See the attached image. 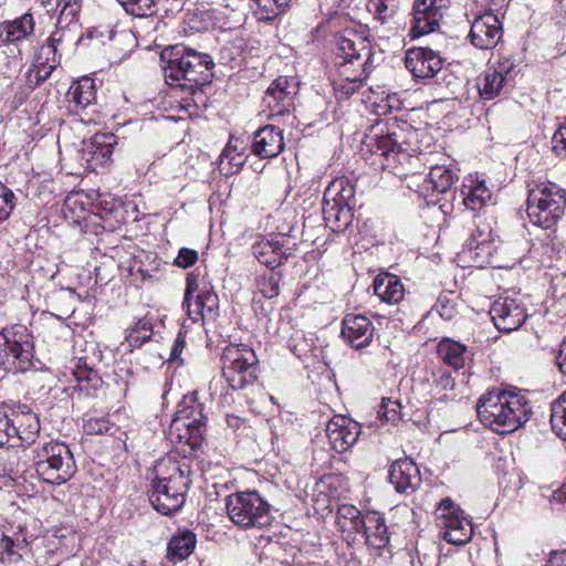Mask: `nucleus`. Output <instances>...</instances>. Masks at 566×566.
<instances>
[{"label": "nucleus", "instance_id": "f257e3e1", "mask_svg": "<svg viewBox=\"0 0 566 566\" xmlns=\"http://www.w3.org/2000/svg\"><path fill=\"white\" fill-rule=\"evenodd\" d=\"M476 412L485 427L504 434L523 426L530 419L532 409L521 392L492 389L479 398Z\"/></svg>", "mask_w": 566, "mask_h": 566}, {"label": "nucleus", "instance_id": "f03ea898", "mask_svg": "<svg viewBox=\"0 0 566 566\" xmlns=\"http://www.w3.org/2000/svg\"><path fill=\"white\" fill-rule=\"evenodd\" d=\"M187 469L186 463L172 457L157 461L149 491V501L157 512L170 515L182 507L190 484Z\"/></svg>", "mask_w": 566, "mask_h": 566}, {"label": "nucleus", "instance_id": "7ed1b4c3", "mask_svg": "<svg viewBox=\"0 0 566 566\" xmlns=\"http://www.w3.org/2000/svg\"><path fill=\"white\" fill-rule=\"evenodd\" d=\"M166 82L169 85L189 86L206 83L213 61L208 54H200L192 49L176 45L161 52Z\"/></svg>", "mask_w": 566, "mask_h": 566}, {"label": "nucleus", "instance_id": "20e7f679", "mask_svg": "<svg viewBox=\"0 0 566 566\" xmlns=\"http://www.w3.org/2000/svg\"><path fill=\"white\" fill-rule=\"evenodd\" d=\"M34 465L38 475L48 483L63 484L76 471L75 461L69 447L62 442L51 441L35 451Z\"/></svg>", "mask_w": 566, "mask_h": 566}, {"label": "nucleus", "instance_id": "39448f33", "mask_svg": "<svg viewBox=\"0 0 566 566\" xmlns=\"http://www.w3.org/2000/svg\"><path fill=\"white\" fill-rule=\"evenodd\" d=\"M565 206L563 189L554 184H539L530 190L526 211L532 223L551 229L563 216Z\"/></svg>", "mask_w": 566, "mask_h": 566}, {"label": "nucleus", "instance_id": "423d86ee", "mask_svg": "<svg viewBox=\"0 0 566 566\" xmlns=\"http://www.w3.org/2000/svg\"><path fill=\"white\" fill-rule=\"evenodd\" d=\"M0 366L13 374L33 366V342L25 326L14 325L0 332Z\"/></svg>", "mask_w": 566, "mask_h": 566}, {"label": "nucleus", "instance_id": "0eeeda50", "mask_svg": "<svg viewBox=\"0 0 566 566\" xmlns=\"http://www.w3.org/2000/svg\"><path fill=\"white\" fill-rule=\"evenodd\" d=\"M229 518L240 527H262L270 524V505L255 491L237 492L226 500Z\"/></svg>", "mask_w": 566, "mask_h": 566}, {"label": "nucleus", "instance_id": "6e6552de", "mask_svg": "<svg viewBox=\"0 0 566 566\" xmlns=\"http://www.w3.org/2000/svg\"><path fill=\"white\" fill-rule=\"evenodd\" d=\"M222 374L233 389H243L258 378V358L247 345L231 344L222 353Z\"/></svg>", "mask_w": 566, "mask_h": 566}, {"label": "nucleus", "instance_id": "1a4fd4ad", "mask_svg": "<svg viewBox=\"0 0 566 566\" xmlns=\"http://www.w3.org/2000/svg\"><path fill=\"white\" fill-rule=\"evenodd\" d=\"M206 430V417L200 405L185 406L171 420L168 438L176 447H189L191 451L200 448Z\"/></svg>", "mask_w": 566, "mask_h": 566}, {"label": "nucleus", "instance_id": "9d476101", "mask_svg": "<svg viewBox=\"0 0 566 566\" xmlns=\"http://www.w3.org/2000/svg\"><path fill=\"white\" fill-rule=\"evenodd\" d=\"M187 287L182 305L187 308L189 317L197 322L199 318L203 321H214L219 315V298L211 290L198 293L195 303H191L193 292L198 290L197 277L192 274L187 275Z\"/></svg>", "mask_w": 566, "mask_h": 566}, {"label": "nucleus", "instance_id": "9b49d317", "mask_svg": "<svg viewBox=\"0 0 566 566\" xmlns=\"http://www.w3.org/2000/svg\"><path fill=\"white\" fill-rule=\"evenodd\" d=\"M449 3L450 0H415L411 35L418 38L434 31Z\"/></svg>", "mask_w": 566, "mask_h": 566}, {"label": "nucleus", "instance_id": "f8f14e48", "mask_svg": "<svg viewBox=\"0 0 566 566\" xmlns=\"http://www.w3.org/2000/svg\"><path fill=\"white\" fill-rule=\"evenodd\" d=\"M490 315L495 327L505 333L518 329L527 317L524 306L509 296L495 300Z\"/></svg>", "mask_w": 566, "mask_h": 566}, {"label": "nucleus", "instance_id": "ddd939ff", "mask_svg": "<svg viewBox=\"0 0 566 566\" xmlns=\"http://www.w3.org/2000/svg\"><path fill=\"white\" fill-rule=\"evenodd\" d=\"M503 35L502 24L499 18L492 12H485L478 15L470 30L471 43L481 49H493Z\"/></svg>", "mask_w": 566, "mask_h": 566}, {"label": "nucleus", "instance_id": "4468645a", "mask_svg": "<svg viewBox=\"0 0 566 566\" xmlns=\"http://www.w3.org/2000/svg\"><path fill=\"white\" fill-rule=\"evenodd\" d=\"M359 434V423L342 415L334 416L326 424V436L329 444L338 453L353 447Z\"/></svg>", "mask_w": 566, "mask_h": 566}, {"label": "nucleus", "instance_id": "2eb2a0df", "mask_svg": "<svg viewBox=\"0 0 566 566\" xmlns=\"http://www.w3.org/2000/svg\"><path fill=\"white\" fill-rule=\"evenodd\" d=\"M116 144V137L113 134H95L90 140L85 142L81 154L82 159L87 164V168L97 170L107 165L112 159Z\"/></svg>", "mask_w": 566, "mask_h": 566}, {"label": "nucleus", "instance_id": "dca6fc26", "mask_svg": "<svg viewBox=\"0 0 566 566\" xmlns=\"http://www.w3.org/2000/svg\"><path fill=\"white\" fill-rule=\"evenodd\" d=\"M442 59L426 48L410 49L405 57L406 69L416 78L433 77L442 70Z\"/></svg>", "mask_w": 566, "mask_h": 566}, {"label": "nucleus", "instance_id": "f3484780", "mask_svg": "<svg viewBox=\"0 0 566 566\" xmlns=\"http://www.w3.org/2000/svg\"><path fill=\"white\" fill-rule=\"evenodd\" d=\"M491 235V229L486 224L483 228L476 226L475 232L459 253V258L472 266H483L492 254Z\"/></svg>", "mask_w": 566, "mask_h": 566}, {"label": "nucleus", "instance_id": "a211bd4d", "mask_svg": "<svg viewBox=\"0 0 566 566\" xmlns=\"http://www.w3.org/2000/svg\"><path fill=\"white\" fill-rule=\"evenodd\" d=\"M296 92L297 83L294 78L279 76L268 87L263 101L273 111V115H283Z\"/></svg>", "mask_w": 566, "mask_h": 566}, {"label": "nucleus", "instance_id": "6ab92c4d", "mask_svg": "<svg viewBox=\"0 0 566 566\" xmlns=\"http://www.w3.org/2000/svg\"><path fill=\"white\" fill-rule=\"evenodd\" d=\"M374 335L371 322L364 315L348 314L343 319L342 336L356 349L367 346Z\"/></svg>", "mask_w": 566, "mask_h": 566}, {"label": "nucleus", "instance_id": "aec40b11", "mask_svg": "<svg viewBox=\"0 0 566 566\" xmlns=\"http://www.w3.org/2000/svg\"><path fill=\"white\" fill-rule=\"evenodd\" d=\"M389 480L399 493H411L421 484L419 469L410 459L395 461L390 467Z\"/></svg>", "mask_w": 566, "mask_h": 566}, {"label": "nucleus", "instance_id": "412c9836", "mask_svg": "<svg viewBox=\"0 0 566 566\" xmlns=\"http://www.w3.org/2000/svg\"><path fill=\"white\" fill-rule=\"evenodd\" d=\"M337 56L343 59L342 62L338 63L339 69L344 66L347 67V64L358 63V69H365L370 59V45L369 43L359 36L346 38L343 36L339 39L337 43Z\"/></svg>", "mask_w": 566, "mask_h": 566}, {"label": "nucleus", "instance_id": "4be33fe9", "mask_svg": "<svg viewBox=\"0 0 566 566\" xmlns=\"http://www.w3.org/2000/svg\"><path fill=\"white\" fill-rule=\"evenodd\" d=\"M285 240L283 234L260 238L252 245L253 255L261 264L275 269L286 259V253L283 249Z\"/></svg>", "mask_w": 566, "mask_h": 566}, {"label": "nucleus", "instance_id": "5701e85b", "mask_svg": "<svg viewBox=\"0 0 566 566\" xmlns=\"http://www.w3.org/2000/svg\"><path fill=\"white\" fill-rule=\"evenodd\" d=\"M284 149L282 130L266 125L254 134L252 151L261 158H273Z\"/></svg>", "mask_w": 566, "mask_h": 566}, {"label": "nucleus", "instance_id": "b1692460", "mask_svg": "<svg viewBox=\"0 0 566 566\" xmlns=\"http://www.w3.org/2000/svg\"><path fill=\"white\" fill-rule=\"evenodd\" d=\"M442 537L450 544L464 545L473 535V526L463 514H442L440 516Z\"/></svg>", "mask_w": 566, "mask_h": 566}, {"label": "nucleus", "instance_id": "393cba45", "mask_svg": "<svg viewBox=\"0 0 566 566\" xmlns=\"http://www.w3.org/2000/svg\"><path fill=\"white\" fill-rule=\"evenodd\" d=\"M366 536V543L376 549L384 548L389 543L388 528L385 518L377 512H368L364 515L361 530Z\"/></svg>", "mask_w": 566, "mask_h": 566}, {"label": "nucleus", "instance_id": "a878e982", "mask_svg": "<svg viewBox=\"0 0 566 566\" xmlns=\"http://www.w3.org/2000/svg\"><path fill=\"white\" fill-rule=\"evenodd\" d=\"M375 294L388 304L400 302L405 294V289L400 280L392 274H379L374 281Z\"/></svg>", "mask_w": 566, "mask_h": 566}, {"label": "nucleus", "instance_id": "bb28decb", "mask_svg": "<svg viewBox=\"0 0 566 566\" xmlns=\"http://www.w3.org/2000/svg\"><path fill=\"white\" fill-rule=\"evenodd\" d=\"M34 31V19L25 13L12 21H6L0 25V39L3 42H18L27 39Z\"/></svg>", "mask_w": 566, "mask_h": 566}, {"label": "nucleus", "instance_id": "cd10ccee", "mask_svg": "<svg viewBox=\"0 0 566 566\" xmlns=\"http://www.w3.org/2000/svg\"><path fill=\"white\" fill-rule=\"evenodd\" d=\"M406 140L403 139V130L399 129L397 125L388 128L386 134H380L375 138V144L371 150L380 156L388 157L392 154L403 153L407 149L403 147Z\"/></svg>", "mask_w": 566, "mask_h": 566}, {"label": "nucleus", "instance_id": "c85d7f7f", "mask_svg": "<svg viewBox=\"0 0 566 566\" xmlns=\"http://www.w3.org/2000/svg\"><path fill=\"white\" fill-rule=\"evenodd\" d=\"M323 202L336 203L347 207L355 206V187L345 177L333 180L326 188Z\"/></svg>", "mask_w": 566, "mask_h": 566}, {"label": "nucleus", "instance_id": "c756f323", "mask_svg": "<svg viewBox=\"0 0 566 566\" xmlns=\"http://www.w3.org/2000/svg\"><path fill=\"white\" fill-rule=\"evenodd\" d=\"M353 207L336 205L334 202L322 203L323 218L334 232H340L347 229L353 221Z\"/></svg>", "mask_w": 566, "mask_h": 566}, {"label": "nucleus", "instance_id": "7c9ffc66", "mask_svg": "<svg viewBox=\"0 0 566 566\" xmlns=\"http://www.w3.org/2000/svg\"><path fill=\"white\" fill-rule=\"evenodd\" d=\"M463 203L472 211L483 209L491 200L492 192L483 180H471L463 186Z\"/></svg>", "mask_w": 566, "mask_h": 566}, {"label": "nucleus", "instance_id": "2f4dec72", "mask_svg": "<svg viewBox=\"0 0 566 566\" xmlns=\"http://www.w3.org/2000/svg\"><path fill=\"white\" fill-rule=\"evenodd\" d=\"M67 99L76 108H85L96 99L95 82L91 77H83L74 82L67 92Z\"/></svg>", "mask_w": 566, "mask_h": 566}, {"label": "nucleus", "instance_id": "473e14b6", "mask_svg": "<svg viewBox=\"0 0 566 566\" xmlns=\"http://www.w3.org/2000/svg\"><path fill=\"white\" fill-rule=\"evenodd\" d=\"M196 543L197 538L193 532L180 530L170 538L167 556L170 559L182 560L193 552Z\"/></svg>", "mask_w": 566, "mask_h": 566}, {"label": "nucleus", "instance_id": "72a5a7b5", "mask_svg": "<svg viewBox=\"0 0 566 566\" xmlns=\"http://www.w3.org/2000/svg\"><path fill=\"white\" fill-rule=\"evenodd\" d=\"M506 83L505 77L500 72H496L493 67H488L478 83L480 96L483 99H493L500 95Z\"/></svg>", "mask_w": 566, "mask_h": 566}, {"label": "nucleus", "instance_id": "f704fd0d", "mask_svg": "<svg viewBox=\"0 0 566 566\" xmlns=\"http://www.w3.org/2000/svg\"><path fill=\"white\" fill-rule=\"evenodd\" d=\"M458 178V174L444 165L431 167L428 175V181L432 185V189L440 193L450 190Z\"/></svg>", "mask_w": 566, "mask_h": 566}, {"label": "nucleus", "instance_id": "c9c22d12", "mask_svg": "<svg viewBox=\"0 0 566 566\" xmlns=\"http://www.w3.org/2000/svg\"><path fill=\"white\" fill-rule=\"evenodd\" d=\"M439 357L449 366L454 369H460L464 366L465 346L453 342L451 339H443L438 345Z\"/></svg>", "mask_w": 566, "mask_h": 566}, {"label": "nucleus", "instance_id": "e433bc0d", "mask_svg": "<svg viewBox=\"0 0 566 566\" xmlns=\"http://www.w3.org/2000/svg\"><path fill=\"white\" fill-rule=\"evenodd\" d=\"M57 25L67 30H80L82 0H61Z\"/></svg>", "mask_w": 566, "mask_h": 566}, {"label": "nucleus", "instance_id": "4c0bfd02", "mask_svg": "<svg viewBox=\"0 0 566 566\" xmlns=\"http://www.w3.org/2000/svg\"><path fill=\"white\" fill-rule=\"evenodd\" d=\"M336 521L343 531L360 532L364 515L354 505L343 504L337 510Z\"/></svg>", "mask_w": 566, "mask_h": 566}, {"label": "nucleus", "instance_id": "58836bf2", "mask_svg": "<svg viewBox=\"0 0 566 566\" xmlns=\"http://www.w3.org/2000/svg\"><path fill=\"white\" fill-rule=\"evenodd\" d=\"M551 424L553 431L566 441V392L562 394L551 407Z\"/></svg>", "mask_w": 566, "mask_h": 566}, {"label": "nucleus", "instance_id": "ea45409f", "mask_svg": "<svg viewBox=\"0 0 566 566\" xmlns=\"http://www.w3.org/2000/svg\"><path fill=\"white\" fill-rule=\"evenodd\" d=\"M254 14L259 20H273L285 11L291 0H253Z\"/></svg>", "mask_w": 566, "mask_h": 566}, {"label": "nucleus", "instance_id": "a19ab883", "mask_svg": "<svg viewBox=\"0 0 566 566\" xmlns=\"http://www.w3.org/2000/svg\"><path fill=\"white\" fill-rule=\"evenodd\" d=\"M153 335V326L149 319L142 318L135 326L127 331L126 343L129 348L138 347L149 340Z\"/></svg>", "mask_w": 566, "mask_h": 566}, {"label": "nucleus", "instance_id": "79ce46f5", "mask_svg": "<svg viewBox=\"0 0 566 566\" xmlns=\"http://www.w3.org/2000/svg\"><path fill=\"white\" fill-rule=\"evenodd\" d=\"M339 75L344 78L335 83V91L342 96L348 97L359 87V83L366 77V70L358 69L354 76H347V67L344 66L339 69Z\"/></svg>", "mask_w": 566, "mask_h": 566}, {"label": "nucleus", "instance_id": "37998d69", "mask_svg": "<svg viewBox=\"0 0 566 566\" xmlns=\"http://www.w3.org/2000/svg\"><path fill=\"white\" fill-rule=\"evenodd\" d=\"M117 2L132 15L144 18L156 13V0H117Z\"/></svg>", "mask_w": 566, "mask_h": 566}, {"label": "nucleus", "instance_id": "c03bdc74", "mask_svg": "<svg viewBox=\"0 0 566 566\" xmlns=\"http://www.w3.org/2000/svg\"><path fill=\"white\" fill-rule=\"evenodd\" d=\"M398 0H369L368 11L382 23L387 22L396 12Z\"/></svg>", "mask_w": 566, "mask_h": 566}, {"label": "nucleus", "instance_id": "a18cd8bd", "mask_svg": "<svg viewBox=\"0 0 566 566\" xmlns=\"http://www.w3.org/2000/svg\"><path fill=\"white\" fill-rule=\"evenodd\" d=\"M281 275L279 273L269 272L261 275L256 282L258 293L266 298H273L280 293Z\"/></svg>", "mask_w": 566, "mask_h": 566}, {"label": "nucleus", "instance_id": "49530a36", "mask_svg": "<svg viewBox=\"0 0 566 566\" xmlns=\"http://www.w3.org/2000/svg\"><path fill=\"white\" fill-rule=\"evenodd\" d=\"M400 400L382 398L379 415L387 421L396 423L405 416Z\"/></svg>", "mask_w": 566, "mask_h": 566}, {"label": "nucleus", "instance_id": "de8ad7c7", "mask_svg": "<svg viewBox=\"0 0 566 566\" xmlns=\"http://www.w3.org/2000/svg\"><path fill=\"white\" fill-rule=\"evenodd\" d=\"M126 271L133 277L134 283H142L146 280L153 279L149 270L144 268V262L140 256H134L127 262Z\"/></svg>", "mask_w": 566, "mask_h": 566}, {"label": "nucleus", "instance_id": "09e8293b", "mask_svg": "<svg viewBox=\"0 0 566 566\" xmlns=\"http://www.w3.org/2000/svg\"><path fill=\"white\" fill-rule=\"evenodd\" d=\"M15 207V196L0 182V222L7 220Z\"/></svg>", "mask_w": 566, "mask_h": 566}, {"label": "nucleus", "instance_id": "8fccbe9b", "mask_svg": "<svg viewBox=\"0 0 566 566\" xmlns=\"http://www.w3.org/2000/svg\"><path fill=\"white\" fill-rule=\"evenodd\" d=\"M21 547V542H14L3 533L0 535V559L2 562H12L17 555V549Z\"/></svg>", "mask_w": 566, "mask_h": 566}, {"label": "nucleus", "instance_id": "3c124183", "mask_svg": "<svg viewBox=\"0 0 566 566\" xmlns=\"http://www.w3.org/2000/svg\"><path fill=\"white\" fill-rule=\"evenodd\" d=\"M80 30H67L64 28H60L56 24L55 31L51 34L48 40V48L51 49L53 53L56 52V46L63 42H72L75 38V34L78 33Z\"/></svg>", "mask_w": 566, "mask_h": 566}, {"label": "nucleus", "instance_id": "603ef678", "mask_svg": "<svg viewBox=\"0 0 566 566\" xmlns=\"http://www.w3.org/2000/svg\"><path fill=\"white\" fill-rule=\"evenodd\" d=\"M53 69V65H46L43 62L34 64L28 72L29 82L39 85L51 75Z\"/></svg>", "mask_w": 566, "mask_h": 566}, {"label": "nucleus", "instance_id": "864d4df0", "mask_svg": "<svg viewBox=\"0 0 566 566\" xmlns=\"http://www.w3.org/2000/svg\"><path fill=\"white\" fill-rule=\"evenodd\" d=\"M19 434L17 426L7 415L0 412V444L8 442L10 437Z\"/></svg>", "mask_w": 566, "mask_h": 566}, {"label": "nucleus", "instance_id": "5fc2aeb1", "mask_svg": "<svg viewBox=\"0 0 566 566\" xmlns=\"http://www.w3.org/2000/svg\"><path fill=\"white\" fill-rule=\"evenodd\" d=\"M198 260V252L192 249L182 248L175 260V264L179 268L187 269L192 266Z\"/></svg>", "mask_w": 566, "mask_h": 566}, {"label": "nucleus", "instance_id": "6e6d98bb", "mask_svg": "<svg viewBox=\"0 0 566 566\" xmlns=\"http://www.w3.org/2000/svg\"><path fill=\"white\" fill-rule=\"evenodd\" d=\"M84 430L88 434H102L108 431V422L101 418H88L84 422Z\"/></svg>", "mask_w": 566, "mask_h": 566}, {"label": "nucleus", "instance_id": "4d7b16f0", "mask_svg": "<svg viewBox=\"0 0 566 566\" xmlns=\"http://www.w3.org/2000/svg\"><path fill=\"white\" fill-rule=\"evenodd\" d=\"M237 148L238 147L233 146L232 142H230L220 156L221 164H223L226 159H229L230 165L240 167L243 164V158L242 154L237 153Z\"/></svg>", "mask_w": 566, "mask_h": 566}, {"label": "nucleus", "instance_id": "13d9d810", "mask_svg": "<svg viewBox=\"0 0 566 566\" xmlns=\"http://www.w3.org/2000/svg\"><path fill=\"white\" fill-rule=\"evenodd\" d=\"M553 142L555 151L566 157V124L555 133Z\"/></svg>", "mask_w": 566, "mask_h": 566}, {"label": "nucleus", "instance_id": "bf43d9fd", "mask_svg": "<svg viewBox=\"0 0 566 566\" xmlns=\"http://www.w3.org/2000/svg\"><path fill=\"white\" fill-rule=\"evenodd\" d=\"M186 346V337L181 332L178 333L169 354V360H177Z\"/></svg>", "mask_w": 566, "mask_h": 566}, {"label": "nucleus", "instance_id": "052dcab7", "mask_svg": "<svg viewBox=\"0 0 566 566\" xmlns=\"http://www.w3.org/2000/svg\"><path fill=\"white\" fill-rule=\"evenodd\" d=\"M439 517L442 514H463V511L455 506L453 501L449 497L443 499L438 505Z\"/></svg>", "mask_w": 566, "mask_h": 566}, {"label": "nucleus", "instance_id": "680f3d73", "mask_svg": "<svg viewBox=\"0 0 566 566\" xmlns=\"http://www.w3.org/2000/svg\"><path fill=\"white\" fill-rule=\"evenodd\" d=\"M515 65L510 59H504L501 61L497 65V67H493L496 72H500L503 77H505V82L511 81L512 75Z\"/></svg>", "mask_w": 566, "mask_h": 566}, {"label": "nucleus", "instance_id": "e2e57ef3", "mask_svg": "<svg viewBox=\"0 0 566 566\" xmlns=\"http://www.w3.org/2000/svg\"><path fill=\"white\" fill-rule=\"evenodd\" d=\"M546 566H566V551L552 553Z\"/></svg>", "mask_w": 566, "mask_h": 566}, {"label": "nucleus", "instance_id": "0e129e2a", "mask_svg": "<svg viewBox=\"0 0 566 566\" xmlns=\"http://www.w3.org/2000/svg\"><path fill=\"white\" fill-rule=\"evenodd\" d=\"M557 365L562 374L566 375V338L562 342L559 346V352L557 356Z\"/></svg>", "mask_w": 566, "mask_h": 566}, {"label": "nucleus", "instance_id": "69168bd1", "mask_svg": "<svg viewBox=\"0 0 566 566\" xmlns=\"http://www.w3.org/2000/svg\"><path fill=\"white\" fill-rule=\"evenodd\" d=\"M553 499L557 502H566V482L554 492Z\"/></svg>", "mask_w": 566, "mask_h": 566}, {"label": "nucleus", "instance_id": "338daca9", "mask_svg": "<svg viewBox=\"0 0 566 566\" xmlns=\"http://www.w3.org/2000/svg\"><path fill=\"white\" fill-rule=\"evenodd\" d=\"M357 70H358V63H356V69L353 72L349 71V64H347V76H354L356 74Z\"/></svg>", "mask_w": 566, "mask_h": 566}, {"label": "nucleus", "instance_id": "774afa93", "mask_svg": "<svg viewBox=\"0 0 566 566\" xmlns=\"http://www.w3.org/2000/svg\"><path fill=\"white\" fill-rule=\"evenodd\" d=\"M235 422H238V419L235 417H228V423L230 426H235Z\"/></svg>", "mask_w": 566, "mask_h": 566}]
</instances>
